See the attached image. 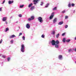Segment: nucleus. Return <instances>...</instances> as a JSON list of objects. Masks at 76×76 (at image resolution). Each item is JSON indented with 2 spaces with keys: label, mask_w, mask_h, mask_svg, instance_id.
Returning <instances> with one entry per match:
<instances>
[{
  "label": "nucleus",
  "mask_w": 76,
  "mask_h": 76,
  "mask_svg": "<svg viewBox=\"0 0 76 76\" xmlns=\"http://www.w3.org/2000/svg\"><path fill=\"white\" fill-rule=\"evenodd\" d=\"M59 42L58 41V40H56V41H55V47L56 48H59Z\"/></svg>",
  "instance_id": "nucleus-1"
},
{
  "label": "nucleus",
  "mask_w": 76,
  "mask_h": 76,
  "mask_svg": "<svg viewBox=\"0 0 76 76\" xmlns=\"http://www.w3.org/2000/svg\"><path fill=\"white\" fill-rule=\"evenodd\" d=\"M25 46L24 45H22L20 49L22 53H24L25 52Z\"/></svg>",
  "instance_id": "nucleus-2"
},
{
  "label": "nucleus",
  "mask_w": 76,
  "mask_h": 76,
  "mask_svg": "<svg viewBox=\"0 0 76 76\" xmlns=\"http://www.w3.org/2000/svg\"><path fill=\"white\" fill-rule=\"evenodd\" d=\"M38 20H39L40 22L42 23L43 21L42 18V17H41L40 16L38 18Z\"/></svg>",
  "instance_id": "nucleus-3"
},
{
  "label": "nucleus",
  "mask_w": 76,
  "mask_h": 76,
  "mask_svg": "<svg viewBox=\"0 0 76 76\" xmlns=\"http://www.w3.org/2000/svg\"><path fill=\"white\" fill-rule=\"evenodd\" d=\"M39 1V0H33V2H34V4L36 5L38 3V2Z\"/></svg>",
  "instance_id": "nucleus-4"
},
{
  "label": "nucleus",
  "mask_w": 76,
  "mask_h": 76,
  "mask_svg": "<svg viewBox=\"0 0 76 76\" xmlns=\"http://www.w3.org/2000/svg\"><path fill=\"white\" fill-rule=\"evenodd\" d=\"M34 19V16H31V18H28V20L30 21L31 20H33Z\"/></svg>",
  "instance_id": "nucleus-5"
},
{
  "label": "nucleus",
  "mask_w": 76,
  "mask_h": 76,
  "mask_svg": "<svg viewBox=\"0 0 76 76\" xmlns=\"http://www.w3.org/2000/svg\"><path fill=\"white\" fill-rule=\"evenodd\" d=\"M54 12H52V13L50 17V19H53L54 16Z\"/></svg>",
  "instance_id": "nucleus-6"
},
{
  "label": "nucleus",
  "mask_w": 76,
  "mask_h": 76,
  "mask_svg": "<svg viewBox=\"0 0 76 76\" xmlns=\"http://www.w3.org/2000/svg\"><path fill=\"white\" fill-rule=\"evenodd\" d=\"M51 43H52V45H55V46L56 41L54 40H52L51 42Z\"/></svg>",
  "instance_id": "nucleus-7"
},
{
  "label": "nucleus",
  "mask_w": 76,
  "mask_h": 76,
  "mask_svg": "<svg viewBox=\"0 0 76 76\" xmlns=\"http://www.w3.org/2000/svg\"><path fill=\"white\" fill-rule=\"evenodd\" d=\"M7 17H3L2 19V21H5L6 22V20H7Z\"/></svg>",
  "instance_id": "nucleus-8"
},
{
  "label": "nucleus",
  "mask_w": 76,
  "mask_h": 76,
  "mask_svg": "<svg viewBox=\"0 0 76 76\" xmlns=\"http://www.w3.org/2000/svg\"><path fill=\"white\" fill-rule=\"evenodd\" d=\"M30 25L29 23H27L26 25V28H27L28 29H29L30 28Z\"/></svg>",
  "instance_id": "nucleus-9"
},
{
  "label": "nucleus",
  "mask_w": 76,
  "mask_h": 76,
  "mask_svg": "<svg viewBox=\"0 0 76 76\" xmlns=\"http://www.w3.org/2000/svg\"><path fill=\"white\" fill-rule=\"evenodd\" d=\"M35 7L34 6H33L32 7H31V8L30 10H33L35 9Z\"/></svg>",
  "instance_id": "nucleus-10"
},
{
  "label": "nucleus",
  "mask_w": 76,
  "mask_h": 76,
  "mask_svg": "<svg viewBox=\"0 0 76 76\" xmlns=\"http://www.w3.org/2000/svg\"><path fill=\"white\" fill-rule=\"evenodd\" d=\"M57 19L56 18H55V19H54V20H53V22L54 23H55L57 22Z\"/></svg>",
  "instance_id": "nucleus-11"
},
{
  "label": "nucleus",
  "mask_w": 76,
  "mask_h": 76,
  "mask_svg": "<svg viewBox=\"0 0 76 76\" xmlns=\"http://www.w3.org/2000/svg\"><path fill=\"white\" fill-rule=\"evenodd\" d=\"M74 49H70L68 51H69V53H70L71 52H73V51H74Z\"/></svg>",
  "instance_id": "nucleus-12"
},
{
  "label": "nucleus",
  "mask_w": 76,
  "mask_h": 76,
  "mask_svg": "<svg viewBox=\"0 0 76 76\" xmlns=\"http://www.w3.org/2000/svg\"><path fill=\"white\" fill-rule=\"evenodd\" d=\"M14 37H16V36L15 35H12L10 37V38H14Z\"/></svg>",
  "instance_id": "nucleus-13"
},
{
  "label": "nucleus",
  "mask_w": 76,
  "mask_h": 76,
  "mask_svg": "<svg viewBox=\"0 0 76 76\" xmlns=\"http://www.w3.org/2000/svg\"><path fill=\"white\" fill-rule=\"evenodd\" d=\"M58 58L59 59H62V55H59L58 56Z\"/></svg>",
  "instance_id": "nucleus-14"
},
{
  "label": "nucleus",
  "mask_w": 76,
  "mask_h": 76,
  "mask_svg": "<svg viewBox=\"0 0 76 76\" xmlns=\"http://www.w3.org/2000/svg\"><path fill=\"white\" fill-rule=\"evenodd\" d=\"M33 5V4L32 3H31V4H29V5L28 6V8H30Z\"/></svg>",
  "instance_id": "nucleus-15"
},
{
  "label": "nucleus",
  "mask_w": 76,
  "mask_h": 76,
  "mask_svg": "<svg viewBox=\"0 0 76 76\" xmlns=\"http://www.w3.org/2000/svg\"><path fill=\"white\" fill-rule=\"evenodd\" d=\"M13 1H9V4H11L12 3H13Z\"/></svg>",
  "instance_id": "nucleus-16"
},
{
  "label": "nucleus",
  "mask_w": 76,
  "mask_h": 76,
  "mask_svg": "<svg viewBox=\"0 0 76 76\" xmlns=\"http://www.w3.org/2000/svg\"><path fill=\"white\" fill-rule=\"evenodd\" d=\"M64 22L63 21H61V22H59L58 24V25H62L63 23Z\"/></svg>",
  "instance_id": "nucleus-17"
},
{
  "label": "nucleus",
  "mask_w": 76,
  "mask_h": 76,
  "mask_svg": "<svg viewBox=\"0 0 76 76\" xmlns=\"http://www.w3.org/2000/svg\"><path fill=\"white\" fill-rule=\"evenodd\" d=\"M55 31H53L51 32V34L53 35H55Z\"/></svg>",
  "instance_id": "nucleus-18"
},
{
  "label": "nucleus",
  "mask_w": 76,
  "mask_h": 76,
  "mask_svg": "<svg viewBox=\"0 0 76 76\" xmlns=\"http://www.w3.org/2000/svg\"><path fill=\"white\" fill-rule=\"evenodd\" d=\"M66 41L67 42H69L70 41V39H66Z\"/></svg>",
  "instance_id": "nucleus-19"
},
{
  "label": "nucleus",
  "mask_w": 76,
  "mask_h": 76,
  "mask_svg": "<svg viewBox=\"0 0 76 76\" xmlns=\"http://www.w3.org/2000/svg\"><path fill=\"white\" fill-rule=\"evenodd\" d=\"M60 35V34H58L56 35V37L57 38H58V37H59V36Z\"/></svg>",
  "instance_id": "nucleus-20"
},
{
  "label": "nucleus",
  "mask_w": 76,
  "mask_h": 76,
  "mask_svg": "<svg viewBox=\"0 0 76 76\" xmlns=\"http://www.w3.org/2000/svg\"><path fill=\"white\" fill-rule=\"evenodd\" d=\"M63 42H66V39H65V38H63Z\"/></svg>",
  "instance_id": "nucleus-21"
},
{
  "label": "nucleus",
  "mask_w": 76,
  "mask_h": 76,
  "mask_svg": "<svg viewBox=\"0 0 76 76\" xmlns=\"http://www.w3.org/2000/svg\"><path fill=\"white\" fill-rule=\"evenodd\" d=\"M49 5V4H46V6H45V7L47 8L48 7Z\"/></svg>",
  "instance_id": "nucleus-22"
},
{
  "label": "nucleus",
  "mask_w": 76,
  "mask_h": 76,
  "mask_svg": "<svg viewBox=\"0 0 76 76\" xmlns=\"http://www.w3.org/2000/svg\"><path fill=\"white\" fill-rule=\"evenodd\" d=\"M23 7H24V5H22L20 6V8H23Z\"/></svg>",
  "instance_id": "nucleus-23"
},
{
  "label": "nucleus",
  "mask_w": 76,
  "mask_h": 76,
  "mask_svg": "<svg viewBox=\"0 0 76 76\" xmlns=\"http://www.w3.org/2000/svg\"><path fill=\"white\" fill-rule=\"evenodd\" d=\"M9 28H6V29L5 31V32H7V31H9Z\"/></svg>",
  "instance_id": "nucleus-24"
},
{
  "label": "nucleus",
  "mask_w": 76,
  "mask_h": 76,
  "mask_svg": "<svg viewBox=\"0 0 76 76\" xmlns=\"http://www.w3.org/2000/svg\"><path fill=\"white\" fill-rule=\"evenodd\" d=\"M41 37L43 38H45V35H44V34H42V35Z\"/></svg>",
  "instance_id": "nucleus-25"
},
{
  "label": "nucleus",
  "mask_w": 76,
  "mask_h": 76,
  "mask_svg": "<svg viewBox=\"0 0 76 76\" xmlns=\"http://www.w3.org/2000/svg\"><path fill=\"white\" fill-rule=\"evenodd\" d=\"M57 7H55L54 8H53V10H56L57 9Z\"/></svg>",
  "instance_id": "nucleus-26"
},
{
  "label": "nucleus",
  "mask_w": 76,
  "mask_h": 76,
  "mask_svg": "<svg viewBox=\"0 0 76 76\" xmlns=\"http://www.w3.org/2000/svg\"><path fill=\"white\" fill-rule=\"evenodd\" d=\"M43 2H41V4H40V5L42 6V5H43Z\"/></svg>",
  "instance_id": "nucleus-27"
},
{
  "label": "nucleus",
  "mask_w": 76,
  "mask_h": 76,
  "mask_svg": "<svg viewBox=\"0 0 76 76\" xmlns=\"http://www.w3.org/2000/svg\"><path fill=\"white\" fill-rule=\"evenodd\" d=\"M68 27V25H65V28H67Z\"/></svg>",
  "instance_id": "nucleus-28"
},
{
  "label": "nucleus",
  "mask_w": 76,
  "mask_h": 76,
  "mask_svg": "<svg viewBox=\"0 0 76 76\" xmlns=\"http://www.w3.org/2000/svg\"><path fill=\"white\" fill-rule=\"evenodd\" d=\"M68 7H70L71 6V5L70 3H69V4H68Z\"/></svg>",
  "instance_id": "nucleus-29"
},
{
  "label": "nucleus",
  "mask_w": 76,
  "mask_h": 76,
  "mask_svg": "<svg viewBox=\"0 0 76 76\" xmlns=\"http://www.w3.org/2000/svg\"><path fill=\"white\" fill-rule=\"evenodd\" d=\"M13 41L12 40L10 41L11 44H13Z\"/></svg>",
  "instance_id": "nucleus-30"
},
{
  "label": "nucleus",
  "mask_w": 76,
  "mask_h": 76,
  "mask_svg": "<svg viewBox=\"0 0 76 76\" xmlns=\"http://www.w3.org/2000/svg\"><path fill=\"white\" fill-rule=\"evenodd\" d=\"M22 38H23V40H25V37L23 36V37Z\"/></svg>",
  "instance_id": "nucleus-31"
},
{
  "label": "nucleus",
  "mask_w": 76,
  "mask_h": 76,
  "mask_svg": "<svg viewBox=\"0 0 76 76\" xmlns=\"http://www.w3.org/2000/svg\"><path fill=\"white\" fill-rule=\"evenodd\" d=\"M10 58V57H8V58H7V60L8 61H9Z\"/></svg>",
  "instance_id": "nucleus-32"
},
{
  "label": "nucleus",
  "mask_w": 76,
  "mask_h": 76,
  "mask_svg": "<svg viewBox=\"0 0 76 76\" xmlns=\"http://www.w3.org/2000/svg\"><path fill=\"white\" fill-rule=\"evenodd\" d=\"M19 17H22V14H19L18 15Z\"/></svg>",
  "instance_id": "nucleus-33"
},
{
  "label": "nucleus",
  "mask_w": 76,
  "mask_h": 76,
  "mask_svg": "<svg viewBox=\"0 0 76 76\" xmlns=\"http://www.w3.org/2000/svg\"><path fill=\"white\" fill-rule=\"evenodd\" d=\"M2 41H3V40L2 39H1V40L0 41V44H1Z\"/></svg>",
  "instance_id": "nucleus-34"
},
{
  "label": "nucleus",
  "mask_w": 76,
  "mask_h": 76,
  "mask_svg": "<svg viewBox=\"0 0 76 76\" xmlns=\"http://www.w3.org/2000/svg\"><path fill=\"white\" fill-rule=\"evenodd\" d=\"M2 57L4 58H5L6 57V56H5V55H2Z\"/></svg>",
  "instance_id": "nucleus-35"
},
{
  "label": "nucleus",
  "mask_w": 76,
  "mask_h": 76,
  "mask_svg": "<svg viewBox=\"0 0 76 76\" xmlns=\"http://www.w3.org/2000/svg\"><path fill=\"white\" fill-rule=\"evenodd\" d=\"M65 19H67V18H68V16L66 15L65 16Z\"/></svg>",
  "instance_id": "nucleus-36"
},
{
  "label": "nucleus",
  "mask_w": 76,
  "mask_h": 76,
  "mask_svg": "<svg viewBox=\"0 0 76 76\" xmlns=\"http://www.w3.org/2000/svg\"><path fill=\"white\" fill-rule=\"evenodd\" d=\"M22 33H21V32H20L19 34V36H20V35H22Z\"/></svg>",
  "instance_id": "nucleus-37"
},
{
  "label": "nucleus",
  "mask_w": 76,
  "mask_h": 76,
  "mask_svg": "<svg viewBox=\"0 0 76 76\" xmlns=\"http://www.w3.org/2000/svg\"><path fill=\"white\" fill-rule=\"evenodd\" d=\"M65 34H66L65 33H63V34H62V36H64V35H65Z\"/></svg>",
  "instance_id": "nucleus-38"
},
{
  "label": "nucleus",
  "mask_w": 76,
  "mask_h": 76,
  "mask_svg": "<svg viewBox=\"0 0 76 76\" xmlns=\"http://www.w3.org/2000/svg\"><path fill=\"white\" fill-rule=\"evenodd\" d=\"M75 5V4H72V7H74Z\"/></svg>",
  "instance_id": "nucleus-39"
},
{
  "label": "nucleus",
  "mask_w": 76,
  "mask_h": 76,
  "mask_svg": "<svg viewBox=\"0 0 76 76\" xmlns=\"http://www.w3.org/2000/svg\"><path fill=\"white\" fill-rule=\"evenodd\" d=\"M65 12H66V11H65V10H64V11H63L62 12V13H64Z\"/></svg>",
  "instance_id": "nucleus-40"
},
{
  "label": "nucleus",
  "mask_w": 76,
  "mask_h": 76,
  "mask_svg": "<svg viewBox=\"0 0 76 76\" xmlns=\"http://www.w3.org/2000/svg\"><path fill=\"white\" fill-rule=\"evenodd\" d=\"M5 2V0H4V1H3V2L2 3V4H4V3Z\"/></svg>",
  "instance_id": "nucleus-41"
},
{
  "label": "nucleus",
  "mask_w": 76,
  "mask_h": 76,
  "mask_svg": "<svg viewBox=\"0 0 76 76\" xmlns=\"http://www.w3.org/2000/svg\"><path fill=\"white\" fill-rule=\"evenodd\" d=\"M5 23H6V24H7L8 23V22L7 21H6V20L5 21Z\"/></svg>",
  "instance_id": "nucleus-42"
},
{
  "label": "nucleus",
  "mask_w": 76,
  "mask_h": 76,
  "mask_svg": "<svg viewBox=\"0 0 76 76\" xmlns=\"http://www.w3.org/2000/svg\"><path fill=\"white\" fill-rule=\"evenodd\" d=\"M2 8H0V11H2Z\"/></svg>",
  "instance_id": "nucleus-43"
},
{
  "label": "nucleus",
  "mask_w": 76,
  "mask_h": 76,
  "mask_svg": "<svg viewBox=\"0 0 76 76\" xmlns=\"http://www.w3.org/2000/svg\"><path fill=\"white\" fill-rule=\"evenodd\" d=\"M75 52H76V48H75Z\"/></svg>",
  "instance_id": "nucleus-44"
},
{
  "label": "nucleus",
  "mask_w": 76,
  "mask_h": 76,
  "mask_svg": "<svg viewBox=\"0 0 76 76\" xmlns=\"http://www.w3.org/2000/svg\"><path fill=\"white\" fill-rule=\"evenodd\" d=\"M75 10H74V11H73V12L74 13H75Z\"/></svg>",
  "instance_id": "nucleus-45"
},
{
  "label": "nucleus",
  "mask_w": 76,
  "mask_h": 76,
  "mask_svg": "<svg viewBox=\"0 0 76 76\" xmlns=\"http://www.w3.org/2000/svg\"><path fill=\"white\" fill-rule=\"evenodd\" d=\"M75 40H76V37L75 38Z\"/></svg>",
  "instance_id": "nucleus-46"
},
{
  "label": "nucleus",
  "mask_w": 76,
  "mask_h": 76,
  "mask_svg": "<svg viewBox=\"0 0 76 76\" xmlns=\"http://www.w3.org/2000/svg\"><path fill=\"white\" fill-rule=\"evenodd\" d=\"M18 21H16V23H18Z\"/></svg>",
  "instance_id": "nucleus-47"
},
{
  "label": "nucleus",
  "mask_w": 76,
  "mask_h": 76,
  "mask_svg": "<svg viewBox=\"0 0 76 76\" xmlns=\"http://www.w3.org/2000/svg\"><path fill=\"white\" fill-rule=\"evenodd\" d=\"M12 18V16H11V17H10V18Z\"/></svg>",
  "instance_id": "nucleus-48"
},
{
  "label": "nucleus",
  "mask_w": 76,
  "mask_h": 76,
  "mask_svg": "<svg viewBox=\"0 0 76 76\" xmlns=\"http://www.w3.org/2000/svg\"><path fill=\"white\" fill-rule=\"evenodd\" d=\"M18 27H19V29H20V26H19Z\"/></svg>",
  "instance_id": "nucleus-49"
},
{
  "label": "nucleus",
  "mask_w": 76,
  "mask_h": 76,
  "mask_svg": "<svg viewBox=\"0 0 76 76\" xmlns=\"http://www.w3.org/2000/svg\"><path fill=\"white\" fill-rule=\"evenodd\" d=\"M17 31H19V29H18V30H17Z\"/></svg>",
  "instance_id": "nucleus-50"
},
{
  "label": "nucleus",
  "mask_w": 76,
  "mask_h": 76,
  "mask_svg": "<svg viewBox=\"0 0 76 76\" xmlns=\"http://www.w3.org/2000/svg\"><path fill=\"white\" fill-rule=\"evenodd\" d=\"M1 56V54H0V57Z\"/></svg>",
  "instance_id": "nucleus-51"
},
{
  "label": "nucleus",
  "mask_w": 76,
  "mask_h": 76,
  "mask_svg": "<svg viewBox=\"0 0 76 76\" xmlns=\"http://www.w3.org/2000/svg\"><path fill=\"white\" fill-rule=\"evenodd\" d=\"M2 64H3V62H2Z\"/></svg>",
  "instance_id": "nucleus-52"
},
{
  "label": "nucleus",
  "mask_w": 76,
  "mask_h": 76,
  "mask_svg": "<svg viewBox=\"0 0 76 76\" xmlns=\"http://www.w3.org/2000/svg\"><path fill=\"white\" fill-rule=\"evenodd\" d=\"M75 63H76V61H75Z\"/></svg>",
  "instance_id": "nucleus-53"
},
{
  "label": "nucleus",
  "mask_w": 76,
  "mask_h": 76,
  "mask_svg": "<svg viewBox=\"0 0 76 76\" xmlns=\"http://www.w3.org/2000/svg\"><path fill=\"white\" fill-rule=\"evenodd\" d=\"M30 0H28V1H30Z\"/></svg>",
  "instance_id": "nucleus-54"
}]
</instances>
